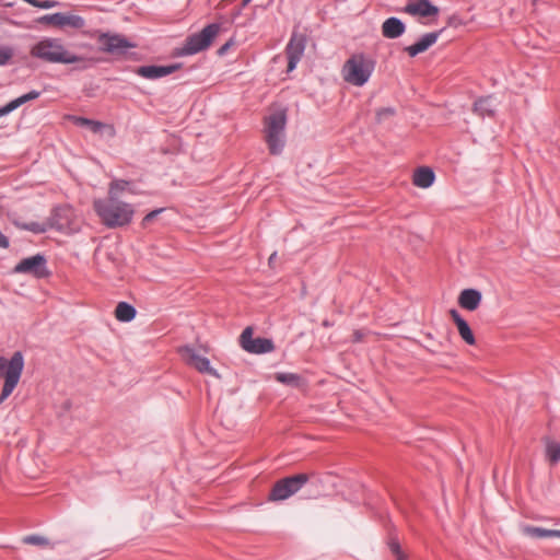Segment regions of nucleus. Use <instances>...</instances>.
I'll return each mask as SVG.
<instances>
[{
	"mask_svg": "<svg viewBox=\"0 0 560 560\" xmlns=\"http://www.w3.org/2000/svg\"><path fill=\"white\" fill-rule=\"evenodd\" d=\"M93 208L101 222L108 229L128 225L135 214L132 205L113 198L96 199Z\"/></svg>",
	"mask_w": 560,
	"mask_h": 560,
	"instance_id": "f257e3e1",
	"label": "nucleus"
},
{
	"mask_svg": "<svg viewBox=\"0 0 560 560\" xmlns=\"http://www.w3.org/2000/svg\"><path fill=\"white\" fill-rule=\"evenodd\" d=\"M31 56L50 63H77L83 58L65 48L60 39L46 37L31 48Z\"/></svg>",
	"mask_w": 560,
	"mask_h": 560,
	"instance_id": "f03ea898",
	"label": "nucleus"
},
{
	"mask_svg": "<svg viewBox=\"0 0 560 560\" xmlns=\"http://www.w3.org/2000/svg\"><path fill=\"white\" fill-rule=\"evenodd\" d=\"M287 126V109L281 108L266 117V142L270 154L279 155L282 153L285 141L284 130Z\"/></svg>",
	"mask_w": 560,
	"mask_h": 560,
	"instance_id": "7ed1b4c3",
	"label": "nucleus"
},
{
	"mask_svg": "<svg viewBox=\"0 0 560 560\" xmlns=\"http://www.w3.org/2000/svg\"><path fill=\"white\" fill-rule=\"evenodd\" d=\"M220 30L221 25L219 23L208 24L200 32L187 36L184 44L174 50V56H191L206 50L210 47Z\"/></svg>",
	"mask_w": 560,
	"mask_h": 560,
	"instance_id": "20e7f679",
	"label": "nucleus"
},
{
	"mask_svg": "<svg viewBox=\"0 0 560 560\" xmlns=\"http://www.w3.org/2000/svg\"><path fill=\"white\" fill-rule=\"evenodd\" d=\"M374 68L375 62L372 58L364 54H354L343 66V79L352 85L362 86L371 78Z\"/></svg>",
	"mask_w": 560,
	"mask_h": 560,
	"instance_id": "39448f33",
	"label": "nucleus"
},
{
	"mask_svg": "<svg viewBox=\"0 0 560 560\" xmlns=\"http://www.w3.org/2000/svg\"><path fill=\"white\" fill-rule=\"evenodd\" d=\"M310 480L307 474H298L278 480L270 490V501H283L299 492Z\"/></svg>",
	"mask_w": 560,
	"mask_h": 560,
	"instance_id": "423d86ee",
	"label": "nucleus"
},
{
	"mask_svg": "<svg viewBox=\"0 0 560 560\" xmlns=\"http://www.w3.org/2000/svg\"><path fill=\"white\" fill-rule=\"evenodd\" d=\"M24 369V355L21 351H15L11 357V364L4 375V384L0 393V404H2L14 390L21 378Z\"/></svg>",
	"mask_w": 560,
	"mask_h": 560,
	"instance_id": "0eeeda50",
	"label": "nucleus"
},
{
	"mask_svg": "<svg viewBox=\"0 0 560 560\" xmlns=\"http://www.w3.org/2000/svg\"><path fill=\"white\" fill-rule=\"evenodd\" d=\"M97 43L100 44V50L116 57L126 56L128 49L137 46L124 35L112 33H101Z\"/></svg>",
	"mask_w": 560,
	"mask_h": 560,
	"instance_id": "6e6552de",
	"label": "nucleus"
},
{
	"mask_svg": "<svg viewBox=\"0 0 560 560\" xmlns=\"http://www.w3.org/2000/svg\"><path fill=\"white\" fill-rule=\"evenodd\" d=\"M240 343L246 352L254 354L269 353L275 350V343L272 339L264 337L253 338L252 327H246L242 331L240 336Z\"/></svg>",
	"mask_w": 560,
	"mask_h": 560,
	"instance_id": "1a4fd4ad",
	"label": "nucleus"
},
{
	"mask_svg": "<svg viewBox=\"0 0 560 560\" xmlns=\"http://www.w3.org/2000/svg\"><path fill=\"white\" fill-rule=\"evenodd\" d=\"M74 211L70 206H58L51 211L48 218L50 229L61 233H71L73 228Z\"/></svg>",
	"mask_w": 560,
	"mask_h": 560,
	"instance_id": "9d476101",
	"label": "nucleus"
},
{
	"mask_svg": "<svg viewBox=\"0 0 560 560\" xmlns=\"http://www.w3.org/2000/svg\"><path fill=\"white\" fill-rule=\"evenodd\" d=\"M306 35L298 32H293L289 43L285 46V55L288 58L287 72H292L301 58L303 57L306 47Z\"/></svg>",
	"mask_w": 560,
	"mask_h": 560,
	"instance_id": "9b49d317",
	"label": "nucleus"
},
{
	"mask_svg": "<svg viewBox=\"0 0 560 560\" xmlns=\"http://www.w3.org/2000/svg\"><path fill=\"white\" fill-rule=\"evenodd\" d=\"M15 273L33 275L37 278H44L49 275L47 270V259L43 254L22 259L15 267Z\"/></svg>",
	"mask_w": 560,
	"mask_h": 560,
	"instance_id": "f8f14e48",
	"label": "nucleus"
},
{
	"mask_svg": "<svg viewBox=\"0 0 560 560\" xmlns=\"http://www.w3.org/2000/svg\"><path fill=\"white\" fill-rule=\"evenodd\" d=\"M179 353L188 365L195 368L200 373H208L210 375L218 376L217 371L211 368L209 359L198 354L194 347L183 346L179 349Z\"/></svg>",
	"mask_w": 560,
	"mask_h": 560,
	"instance_id": "ddd939ff",
	"label": "nucleus"
},
{
	"mask_svg": "<svg viewBox=\"0 0 560 560\" xmlns=\"http://www.w3.org/2000/svg\"><path fill=\"white\" fill-rule=\"evenodd\" d=\"M180 68L182 63L179 62L165 66L148 65L136 68L135 73L148 80H158L174 73Z\"/></svg>",
	"mask_w": 560,
	"mask_h": 560,
	"instance_id": "4468645a",
	"label": "nucleus"
},
{
	"mask_svg": "<svg viewBox=\"0 0 560 560\" xmlns=\"http://www.w3.org/2000/svg\"><path fill=\"white\" fill-rule=\"evenodd\" d=\"M442 32L443 30L427 33L418 42L406 47L405 50L408 52L410 57H416L417 55L425 51L432 45H434Z\"/></svg>",
	"mask_w": 560,
	"mask_h": 560,
	"instance_id": "2eb2a0df",
	"label": "nucleus"
},
{
	"mask_svg": "<svg viewBox=\"0 0 560 560\" xmlns=\"http://www.w3.org/2000/svg\"><path fill=\"white\" fill-rule=\"evenodd\" d=\"M405 11L411 15L429 18L436 15L439 13V8L432 4L430 0H417L415 2L407 3Z\"/></svg>",
	"mask_w": 560,
	"mask_h": 560,
	"instance_id": "dca6fc26",
	"label": "nucleus"
},
{
	"mask_svg": "<svg viewBox=\"0 0 560 560\" xmlns=\"http://www.w3.org/2000/svg\"><path fill=\"white\" fill-rule=\"evenodd\" d=\"M450 315L453 322L455 323L458 334L463 338V340L470 346L475 345L476 339L467 320L464 319L462 315L458 313V311L455 308H452L450 311Z\"/></svg>",
	"mask_w": 560,
	"mask_h": 560,
	"instance_id": "f3484780",
	"label": "nucleus"
},
{
	"mask_svg": "<svg viewBox=\"0 0 560 560\" xmlns=\"http://www.w3.org/2000/svg\"><path fill=\"white\" fill-rule=\"evenodd\" d=\"M482 300L481 292L477 289H464L458 296V304L467 311H475Z\"/></svg>",
	"mask_w": 560,
	"mask_h": 560,
	"instance_id": "a211bd4d",
	"label": "nucleus"
},
{
	"mask_svg": "<svg viewBox=\"0 0 560 560\" xmlns=\"http://www.w3.org/2000/svg\"><path fill=\"white\" fill-rule=\"evenodd\" d=\"M405 23L396 16H390L386 19L382 24V34L384 37L389 39L400 37L405 33Z\"/></svg>",
	"mask_w": 560,
	"mask_h": 560,
	"instance_id": "6ab92c4d",
	"label": "nucleus"
},
{
	"mask_svg": "<svg viewBox=\"0 0 560 560\" xmlns=\"http://www.w3.org/2000/svg\"><path fill=\"white\" fill-rule=\"evenodd\" d=\"M435 180V174L431 167L421 166L415 171L412 183L420 188H429Z\"/></svg>",
	"mask_w": 560,
	"mask_h": 560,
	"instance_id": "aec40b11",
	"label": "nucleus"
},
{
	"mask_svg": "<svg viewBox=\"0 0 560 560\" xmlns=\"http://www.w3.org/2000/svg\"><path fill=\"white\" fill-rule=\"evenodd\" d=\"M497 105L494 103V98L492 96H483L479 97L474 103V112L485 118V117H493L495 113Z\"/></svg>",
	"mask_w": 560,
	"mask_h": 560,
	"instance_id": "412c9836",
	"label": "nucleus"
},
{
	"mask_svg": "<svg viewBox=\"0 0 560 560\" xmlns=\"http://www.w3.org/2000/svg\"><path fill=\"white\" fill-rule=\"evenodd\" d=\"M523 533L532 538H560V529H547L538 526L526 525L523 527Z\"/></svg>",
	"mask_w": 560,
	"mask_h": 560,
	"instance_id": "4be33fe9",
	"label": "nucleus"
},
{
	"mask_svg": "<svg viewBox=\"0 0 560 560\" xmlns=\"http://www.w3.org/2000/svg\"><path fill=\"white\" fill-rule=\"evenodd\" d=\"M137 315V310L127 302H119L115 308L117 320L122 323L131 322Z\"/></svg>",
	"mask_w": 560,
	"mask_h": 560,
	"instance_id": "5701e85b",
	"label": "nucleus"
},
{
	"mask_svg": "<svg viewBox=\"0 0 560 560\" xmlns=\"http://www.w3.org/2000/svg\"><path fill=\"white\" fill-rule=\"evenodd\" d=\"M84 26L85 20L82 16L70 13H60L59 28L71 27L80 30Z\"/></svg>",
	"mask_w": 560,
	"mask_h": 560,
	"instance_id": "b1692460",
	"label": "nucleus"
},
{
	"mask_svg": "<svg viewBox=\"0 0 560 560\" xmlns=\"http://www.w3.org/2000/svg\"><path fill=\"white\" fill-rule=\"evenodd\" d=\"M131 188V182L125 179H114L109 183L107 198L119 199V196L129 191Z\"/></svg>",
	"mask_w": 560,
	"mask_h": 560,
	"instance_id": "393cba45",
	"label": "nucleus"
},
{
	"mask_svg": "<svg viewBox=\"0 0 560 560\" xmlns=\"http://www.w3.org/2000/svg\"><path fill=\"white\" fill-rule=\"evenodd\" d=\"M275 378L277 382L292 387H299L302 381L299 374L289 372L276 373Z\"/></svg>",
	"mask_w": 560,
	"mask_h": 560,
	"instance_id": "a878e982",
	"label": "nucleus"
},
{
	"mask_svg": "<svg viewBox=\"0 0 560 560\" xmlns=\"http://www.w3.org/2000/svg\"><path fill=\"white\" fill-rule=\"evenodd\" d=\"M15 225L21 230L30 231L35 234H43L50 229L48 221L46 223H39V222H35V221L27 222V223H18L16 222Z\"/></svg>",
	"mask_w": 560,
	"mask_h": 560,
	"instance_id": "bb28decb",
	"label": "nucleus"
},
{
	"mask_svg": "<svg viewBox=\"0 0 560 560\" xmlns=\"http://www.w3.org/2000/svg\"><path fill=\"white\" fill-rule=\"evenodd\" d=\"M39 96H40V92L39 91L32 90L28 93L23 94V95L16 97V98L12 100V102L15 105V107L19 108L23 104H25L27 102H31V101H34V100L38 98Z\"/></svg>",
	"mask_w": 560,
	"mask_h": 560,
	"instance_id": "cd10ccee",
	"label": "nucleus"
},
{
	"mask_svg": "<svg viewBox=\"0 0 560 560\" xmlns=\"http://www.w3.org/2000/svg\"><path fill=\"white\" fill-rule=\"evenodd\" d=\"M75 119V124L78 126H86L89 127L93 132H98L101 131L102 127H103V124L100 122V121H96V120H92V119H89V118H85V117H74Z\"/></svg>",
	"mask_w": 560,
	"mask_h": 560,
	"instance_id": "c85d7f7f",
	"label": "nucleus"
},
{
	"mask_svg": "<svg viewBox=\"0 0 560 560\" xmlns=\"http://www.w3.org/2000/svg\"><path fill=\"white\" fill-rule=\"evenodd\" d=\"M547 455L551 463H558L560 460V443L550 442L547 445Z\"/></svg>",
	"mask_w": 560,
	"mask_h": 560,
	"instance_id": "c756f323",
	"label": "nucleus"
},
{
	"mask_svg": "<svg viewBox=\"0 0 560 560\" xmlns=\"http://www.w3.org/2000/svg\"><path fill=\"white\" fill-rule=\"evenodd\" d=\"M388 547L390 552L396 557L397 560H407L397 538L390 537L388 541Z\"/></svg>",
	"mask_w": 560,
	"mask_h": 560,
	"instance_id": "7c9ffc66",
	"label": "nucleus"
},
{
	"mask_svg": "<svg viewBox=\"0 0 560 560\" xmlns=\"http://www.w3.org/2000/svg\"><path fill=\"white\" fill-rule=\"evenodd\" d=\"M60 13H52V14H45L40 18H38L37 22L45 25H52L56 27H59L60 22Z\"/></svg>",
	"mask_w": 560,
	"mask_h": 560,
	"instance_id": "2f4dec72",
	"label": "nucleus"
},
{
	"mask_svg": "<svg viewBox=\"0 0 560 560\" xmlns=\"http://www.w3.org/2000/svg\"><path fill=\"white\" fill-rule=\"evenodd\" d=\"M23 542L34 546H47L49 544L48 539L40 535H27L23 538Z\"/></svg>",
	"mask_w": 560,
	"mask_h": 560,
	"instance_id": "473e14b6",
	"label": "nucleus"
},
{
	"mask_svg": "<svg viewBox=\"0 0 560 560\" xmlns=\"http://www.w3.org/2000/svg\"><path fill=\"white\" fill-rule=\"evenodd\" d=\"M14 55V49L9 45L0 46V66L7 65Z\"/></svg>",
	"mask_w": 560,
	"mask_h": 560,
	"instance_id": "72a5a7b5",
	"label": "nucleus"
},
{
	"mask_svg": "<svg viewBox=\"0 0 560 560\" xmlns=\"http://www.w3.org/2000/svg\"><path fill=\"white\" fill-rule=\"evenodd\" d=\"M394 114H395V109L393 107L380 108L376 113L377 120L381 121L383 118L393 116Z\"/></svg>",
	"mask_w": 560,
	"mask_h": 560,
	"instance_id": "f704fd0d",
	"label": "nucleus"
},
{
	"mask_svg": "<svg viewBox=\"0 0 560 560\" xmlns=\"http://www.w3.org/2000/svg\"><path fill=\"white\" fill-rule=\"evenodd\" d=\"M164 209L163 208H160V209H155V210H152L150 211L142 220V225H147L148 223H150L151 221H153L161 212H163Z\"/></svg>",
	"mask_w": 560,
	"mask_h": 560,
	"instance_id": "c9c22d12",
	"label": "nucleus"
},
{
	"mask_svg": "<svg viewBox=\"0 0 560 560\" xmlns=\"http://www.w3.org/2000/svg\"><path fill=\"white\" fill-rule=\"evenodd\" d=\"M16 107L15 105L13 104V102H9L7 105L0 107V117H3L5 115H9L10 113H12L13 110H15Z\"/></svg>",
	"mask_w": 560,
	"mask_h": 560,
	"instance_id": "e433bc0d",
	"label": "nucleus"
},
{
	"mask_svg": "<svg viewBox=\"0 0 560 560\" xmlns=\"http://www.w3.org/2000/svg\"><path fill=\"white\" fill-rule=\"evenodd\" d=\"M11 364V359L7 360L4 357L0 355V375H5L7 370H9V366Z\"/></svg>",
	"mask_w": 560,
	"mask_h": 560,
	"instance_id": "4c0bfd02",
	"label": "nucleus"
},
{
	"mask_svg": "<svg viewBox=\"0 0 560 560\" xmlns=\"http://www.w3.org/2000/svg\"><path fill=\"white\" fill-rule=\"evenodd\" d=\"M233 45V40L230 39L229 42H226L224 45H222L219 49H218V55L219 56H223L226 54V51L229 50V48Z\"/></svg>",
	"mask_w": 560,
	"mask_h": 560,
	"instance_id": "58836bf2",
	"label": "nucleus"
},
{
	"mask_svg": "<svg viewBox=\"0 0 560 560\" xmlns=\"http://www.w3.org/2000/svg\"><path fill=\"white\" fill-rule=\"evenodd\" d=\"M10 245L9 238L0 232V247L8 248Z\"/></svg>",
	"mask_w": 560,
	"mask_h": 560,
	"instance_id": "ea45409f",
	"label": "nucleus"
},
{
	"mask_svg": "<svg viewBox=\"0 0 560 560\" xmlns=\"http://www.w3.org/2000/svg\"><path fill=\"white\" fill-rule=\"evenodd\" d=\"M322 325L324 327L328 328V327H331L334 324L330 320H328V319H324Z\"/></svg>",
	"mask_w": 560,
	"mask_h": 560,
	"instance_id": "a19ab883",
	"label": "nucleus"
},
{
	"mask_svg": "<svg viewBox=\"0 0 560 560\" xmlns=\"http://www.w3.org/2000/svg\"><path fill=\"white\" fill-rule=\"evenodd\" d=\"M277 257V253H272L269 257V264H271Z\"/></svg>",
	"mask_w": 560,
	"mask_h": 560,
	"instance_id": "79ce46f5",
	"label": "nucleus"
},
{
	"mask_svg": "<svg viewBox=\"0 0 560 560\" xmlns=\"http://www.w3.org/2000/svg\"><path fill=\"white\" fill-rule=\"evenodd\" d=\"M252 0H243L242 1V8H246L249 3H250Z\"/></svg>",
	"mask_w": 560,
	"mask_h": 560,
	"instance_id": "37998d69",
	"label": "nucleus"
},
{
	"mask_svg": "<svg viewBox=\"0 0 560 560\" xmlns=\"http://www.w3.org/2000/svg\"><path fill=\"white\" fill-rule=\"evenodd\" d=\"M354 336H355L357 341L361 340V338H362V335L360 334V331H355Z\"/></svg>",
	"mask_w": 560,
	"mask_h": 560,
	"instance_id": "c03bdc74",
	"label": "nucleus"
}]
</instances>
